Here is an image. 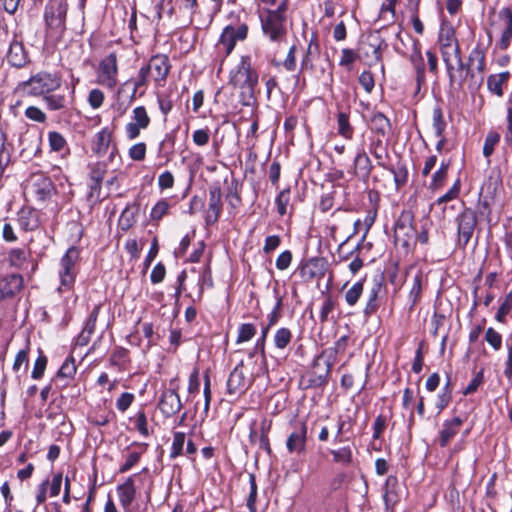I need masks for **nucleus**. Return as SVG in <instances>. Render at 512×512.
Masks as SVG:
<instances>
[{
  "label": "nucleus",
  "mask_w": 512,
  "mask_h": 512,
  "mask_svg": "<svg viewBox=\"0 0 512 512\" xmlns=\"http://www.w3.org/2000/svg\"><path fill=\"white\" fill-rule=\"evenodd\" d=\"M466 420L467 415H457L443 421L438 438L441 448H445L450 444L452 439L460 432Z\"/></svg>",
  "instance_id": "4be33fe9"
},
{
  "label": "nucleus",
  "mask_w": 512,
  "mask_h": 512,
  "mask_svg": "<svg viewBox=\"0 0 512 512\" xmlns=\"http://www.w3.org/2000/svg\"><path fill=\"white\" fill-rule=\"evenodd\" d=\"M390 119L380 111L372 112L369 121V127L376 137H386L391 131Z\"/></svg>",
  "instance_id": "4c0bfd02"
},
{
  "label": "nucleus",
  "mask_w": 512,
  "mask_h": 512,
  "mask_svg": "<svg viewBox=\"0 0 512 512\" xmlns=\"http://www.w3.org/2000/svg\"><path fill=\"white\" fill-rule=\"evenodd\" d=\"M149 77L146 68L142 66L138 70L137 75L126 82V84L131 83L133 85V90L129 97L130 102H133L137 98H142L146 94L149 85Z\"/></svg>",
  "instance_id": "c9c22d12"
},
{
  "label": "nucleus",
  "mask_w": 512,
  "mask_h": 512,
  "mask_svg": "<svg viewBox=\"0 0 512 512\" xmlns=\"http://www.w3.org/2000/svg\"><path fill=\"white\" fill-rule=\"evenodd\" d=\"M457 65H454L452 59L444 61L448 84L450 89L455 92L468 90H478L482 82L476 77L472 68L466 65L463 55L455 57Z\"/></svg>",
  "instance_id": "20e7f679"
},
{
  "label": "nucleus",
  "mask_w": 512,
  "mask_h": 512,
  "mask_svg": "<svg viewBox=\"0 0 512 512\" xmlns=\"http://www.w3.org/2000/svg\"><path fill=\"white\" fill-rule=\"evenodd\" d=\"M228 85L237 91L238 101L242 106H257L259 71L250 54L241 55L237 64L229 70Z\"/></svg>",
  "instance_id": "f257e3e1"
},
{
  "label": "nucleus",
  "mask_w": 512,
  "mask_h": 512,
  "mask_svg": "<svg viewBox=\"0 0 512 512\" xmlns=\"http://www.w3.org/2000/svg\"><path fill=\"white\" fill-rule=\"evenodd\" d=\"M291 200V189L289 187L282 189L275 197V206L277 214L280 217L293 214V206L290 203Z\"/></svg>",
  "instance_id": "49530a36"
},
{
  "label": "nucleus",
  "mask_w": 512,
  "mask_h": 512,
  "mask_svg": "<svg viewBox=\"0 0 512 512\" xmlns=\"http://www.w3.org/2000/svg\"><path fill=\"white\" fill-rule=\"evenodd\" d=\"M169 57L165 54L152 55L146 65L147 74L152 77L156 87H163L171 70Z\"/></svg>",
  "instance_id": "6ab92c4d"
},
{
  "label": "nucleus",
  "mask_w": 512,
  "mask_h": 512,
  "mask_svg": "<svg viewBox=\"0 0 512 512\" xmlns=\"http://www.w3.org/2000/svg\"><path fill=\"white\" fill-rule=\"evenodd\" d=\"M263 36L271 43L281 45L286 42L288 35L287 20L263 11L259 14Z\"/></svg>",
  "instance_id": "0eeeda50"
},
{
  "label": "nucleus",
  "mask_w": 512,
  "mask_h": 512,
  "mask_svg": "<svg viewBox=\"0 0 512 512\" xmlns=\"http://www.w3.org/2000/svg\"><path fill=\"white\" fill-rule=\"evenodd\" d=\"M136 474L128 476L125 481L116 487V491L119 498V503L123 509V512H137L142 508L137 504L132 507V503L136 498L137 489L135 486Z\"/></svg>",
  "instance_id": "aec40b11"
},
{
  "label": "nucleus",
  "mask_w": 512,
  "mask_h": 512,
  "mask_svg": "<svg viewBox=\"0 0 512 512\" xmlns=\"http://www.w3.org/2000/svg\"><path fill=\"white\" fill-rule=\"evenodd\" d=\"M30 242L23 247H14L7 251L5 261L12 268L22 270L29 264L31 249Z\"/></svg>",
  "instance_id": "72a5a7b5"
},
{
  "label": "nucleus",
  "mask_w": 512,
  "mask_h": 512,
  "mask_svg": "<svg viewBox=\"0 0 512 512\" xmlns=\"http://www.w3.org/2000/svg\"><path fill=\"white\" fill-rule=\"evenodd\" d=\"M494 200L495 197L491 195H483L480 193L477 203V216H485L486 220L490 222Z\"/></svg>",
  "instance_id": "4d7b16f0"
},
{
  "label": "nucleus",
  "mask_w": 512,
  "mask_h": 512,
  "mask_svg": "<svg viewBox=\"0 0 512 512\" xmlns=\"http://www.w3.org/2000/svg\"><path fill=\"white\" fill-rule=\"evenodd\" d=\"M151 117L144 105H138L133 108L130 121L126 123L124 132L127 140L137 139L142 131L147 130L151 125Z\"/></svg>",
  "instance_id": "f3484780"
},
{
  "label": "nucleus",
  "mask_w": 512,
  "mask_h": 512,
  "mask_svg": "<svg viewBox=\"0 0 512 512\" xmlns=\"http://www.w3.org/2000/svg\"><path fill=\"white\" fill-rule=\"evenodd\" d=\"M409 61L415 70V95H417L418 93H420L421 88L423 86H426V69L424 65L423 55L418 53H411L409 56Z\"/></svg>",
  "instance_id": "a19ab883"
},
{
  "label": "nucleus",
  "mask_w": 512,
  "mask_h": 512,
  "mask_svg": "<svg viewBox=\"0 0 512 512\" xmlns=\"http://www.w3.org/2000/svg\"><path fill=\"white\" fill-rule=\"evenodd\" d=\"M437 43L442 61L452 59L462 55L459 40L456 36V30L451 24H442L438 33Z\"/></svg>",
  "instance_id": "f8f14e48"
},
{
  "label": "nucleus",
  "mask_w": 512,
  "mask_h": 512,
  "mask_svg": "<svg viewBox=\"0 0 512 512\" xmlns=\"http://www.w3.org/2000/svg\"><path fill=\"white\" fill-rule=\"evenodd\" d=\"M350 108L346 110H339L336 114L337 132L346 140H352L355 133V128L350 122Z\"/></svg>",
  "instance_id": "79ce46f5"
},
{
  "label": "nucleus",
  "mask_w": 512,
  "mask_h": 512,
  "mask_svg": "<svg viewBox=\"0 0 512 512\" xmlns=\"http://www.w3.org/2000/svg\"><path fill=\"white\" fill-rule=\"evenodd\" d=\"M7 61L17 68H22L30 62L29 52L25 49L22 39L19 40L17 35L10 43Z\"/></svg>",
  "instance_id": "2f4dec72"
},
{
  "label": "nucleus",
  "mask_w": 512,
  "mask_h": 512,
  "mask_svg": "<svg viewBox=\"0 0 512 512\" xmlns=\"http://www.w3.org/2000/svg\"><path fill=\"white\" fill-rule=\"evenodd\" d=\"M88 422L96 427L107 426L111 421L116 419V414L113 410L98 409L92 411L88 415Z\"/></svg>",
  "instance_id": "09e8293b"
},
{
  "label": "nucleus",
  "mask_w": 512,
  "mask_h": 512,
  "mask_svg": "<svg viewBox=\"0 0 512 512\" xmlns=\"http://www.w3.org/2000/svg\"><path fill=\"white\" fill-rule=\"evenodd\" d=\"M374 167L375 166L364 147L358 148L353 159L351 174L366 186L369 185L370 180L376 184L380 180L378 176H372Z\"/></svg>",
  "instance_id": "4468645a"
},
{
  "label": "nucleus",
  "mask_w": 512,
  "mask_h": 512,
  "mask_svg": "<svg viewBox=\"0 0 512 512\" xmlns=\"http://www.w3.org/2000/svg\"><path fill=\"white\" fill-rule=\"evenodd\" d=\"M97 83L112 90L118 83V59L115 52L102 58L97 70Z\"/></svg>",
  "instance_id": "2eb2a0df"
},
{
  "label": "nucleus",
  "mask_w": 512,
  "mask_h": 512,
  "mask_svg": "<svg viewBox=\"0 0 512 512\" xmlns=\"http://www.w3.org/2000/svg\"><path fill=\"white\" fill-rule=\"evenodd\" d=\"M414 222L415 215L413 211L404 209L401 211L394 224L395 244L402 246L406 250L411 248V242L416 234Z\"/></svg>",
  "instance_id": "6e6552de"
},
{
  "label": "nucleus",
  "mask_w": 512,
  "mask_h": 512,
  "mask_svg": "<svg viewBox=\"0 0 512 512\" xmlns=\"http://www.w3.org/2000/svg\"><path fill=\"white\" fill-rule=\"evenodd\" d=\"M359 52L351 48H343L341 50V57L339 60V66L344 67L347 71H351L353 64L360 59Z\"/></svg>",
  "instance_id": "69168bd1"
},
{
  "label": "nucleus",
  "mask_w": 512,
  "mask_h": 512,
  "mask_svg": "<svg viewBox=\"0 0 512 512\" xmlns=\"http://www.w3.org/2000/svg\"><path fill=\"white\" fill-rule=\"evenodd\" d=\"M399 480L396 475H389L384 485L383 501L385 512H396V505L400 502Z\"/></svg>",
  "instance_id": "c85d7f7f"
},
{
  "label": "nucleus",
  "mask_w": 512,
  "mask_h": 512,
  "mask_svg": "<svg viewBox=\"0 0 512 512\" xmlns=\"http://www.w3.org/2000/svg\"><path fill=\"white\" fill-rule=\"evenodd\" d=\"M320 44L316 33H312L307 47L302 54L300 61V73H312L315 70L314 62L320 57Z\"/></svg>",
  "instance_id": "b1692460"
},
{
  "label": "nucleus",
  "mask_w": 512,
  "mask_h": 512,
  "mask_svg": "<svg viewBox=\"0 0 512 512\" xmlns=\"http://www.w3.org/2000/svg\"><path fill=\"white\" fill-rule=\"evenodd\" d=\"M222 193L219 186L211 187L209 190V204L205 215V224L207 226L214 225L218 222L222 213Z\"/></svg>",
  "instance_id": "7c9ffc66"
},
{
  "label": "nucleus",
  "mask_w": 512,
  "mask_h": 512,
  "mask_svg": "<svg viewBox=\"0 0 512 512\" xmlns=\"http://www.w3.org/2000/svg\"><path fill=\"white\" fill-rule=\"evenodd\" d=\"M395 8L396 6L388 1L382 4L378 15V21L383 22L382 28L394 23L396 17Z\"/></svg>",
  "instance_id": "0e129e2a"
},
{
  "label": "nucleus",
  "mask_w": 512,
  "mask_h": 512,
  "mask_svg": "<svg viewBox=\"0 0 512 512\" xmlns=\"http://www.w3.org/2000/svg\"><path fill=\"white\" fill-rule=\"evenodd\" d=\"M327 270L328 261L324 257H311L302 260L297 267V272L305 283H310L315 279H322Z\"/></svg>",
  "instance_id": "a211bd4d"
},
{
  "label": "nucleus",
  "mask_w": 512,
  "mask_h": 512,
  "mask_svg": "<svg viewBox=\"0 0 512 512\" xmlns=\"http://www.w3.org/2000/svg\"><path fill=\"white\" fill-rule=\"evenodd\" d=\"M364 282L365 278L356 281L346 292L344 295L346 303L353 307L355 306L359 299L361 298L364 290Z\"/></svg>",
  "instance_id": "6e6d98bb"
},
{
  "label": "nucleus",
  "mask_w": 512,
  "mask_h": 512,
  "mask_svg": "<svg viewBox=\"0 0 512 512\" xmlns=\"http://www.w3.org/2000/svg\"><path fill=\"white\" fill-rule=\"evenodd\" d=\"M82 249L78 246H70L59 262V292L73 291L77 275L79 273L78 264Z\"/></svg>",
  "instance_id": "39448f33"
},
{
  "label": "nucleus",
  "mask_w": 512,
  "mask_h": 512,
  "mask_svg": "<svg viewBox=\"0 0 512 512\" xmlns=\"http://www.w3.org/2000/svg\"><path fill=\"white\" fill-rule=\"evenodd\" d=\"M450 165V160H443L441 162L439 168L433 173L431 177V182L429 184V189L431 191L436 192L444 187L447 181Z\"/></svg>",
  "instance_id": "de8ad7c7"
},
{
  "label": "nucleus",
  "mask_w": 512,
  "mask_h": 512,
  "mask_svg": "<svg viewBox=\"0 0 512 512\" xmlns=\"http://www.w3.org/2000/svg\"><path fill=\"white\" fill-rule=\"evenodd\" d=\"M32 76L20 82L14 90V97L16 98L15 103L11 106V110L14 115H18L20 113L19 109L24 104V98L32 95L31 89Z\"/></svg>",
  "instance_id": "a18cd8bd"
},
{
  "label": "nucleus",
  "mask_w": 512,
  "mask_h": 512,
  "mask_svg": "<svg viewBox=\"0 0 512 512\" xmlns=\"http://www.w3.org/2000/svg\"><path fill=\"white\" fill-rule=\"evenodd\" d=\"M293 339V333L288 327L278 328L273 336V343L276 349L285 350Z\"/></svg>",
  "instance_id": "603ef678"
},
{
  "label": "nucleus",
  "mask_w": 512,
  "mask_h": 512,
  "mask_svg": "<svg viewBox=\"0 0 512 512\" xmlns=\"http://www.w3.org/2000/svg\"><path fill=\"white\" fill-rule=\"evenodd\" d=\"M177 135L175 131H170L165 134L163 140L159 143L158 152L160 156L169 160L174 152L176 145Z\"/></svg>",
  "instance_id": "3c124183"
},
{
  "label": "nucleus",
  "mask_w": 512,
  "mask_h": 512,
  "mask_svg": "<svg viewBox=\"0 0 512 512\" xmlns=\"http://www.w3.org/2000/svg\"><path fill=\"white\" fill-rule=\"evenodd\" d=\"M112 140V132L108 127L102 128L98 131L92 139L91 150L92 152L101 157L106 154Z\"/></svg>",
  "instance_id": "58836bf2"
},
{
  "label": "nucleus",
  "mask_w": 512,
  "mask_h": 512,
  "mask_svg": "<svg viewBox=\"0 0 512 512\" xmlns=\"http://www.w3.org/2000/svg\"><path fill=\"white\" fill-rule=\"evenodd\" d=\"M269 330L270 329L268 327L263 326L261 329V335L257 339L256 344H255V350L259 351V353L261 355V371L263 374H268V363H267L265 346H266V339H267Z\"/></svg>",
  "instance_id": "5fc2aeb1"
},
{
  "label": "nucleus",
  "mask_w": 512,
  "mask_h": 512,
  "mask_svg": "<svg viewBox=\"0 0 512 512\" xmlns=\"http://www.w3.org/2000/svg\"><path fill=\"white\" fill-rule=\"evenodd\" d=\"M23 276L11 273L0 277V302L14 298L23 288Z\"/></svg>",
  "instance_id": "393cba45"
},
{
  "label": "nucleus",
  "mask_w": 512,
  "mask_h": 512,
  "mask_svg": "<svg viewBox=\"0 0 512 512\" xmlns=\"http://www.w3.org/2000/svg\"><path fill=\"white\" fill-rule=\"evenodd\" d=\"M257 333L256 325L253 323H242L238 327L236 343H244L250 341Z\"/></svg>",
  "instance_id": "774afa93"
},
{
  "label": "nucleus",
  "mask_w": 512,
  "mask_h": 512,
  "mask_svg": "<svg viewBox=\"0 0 512 512\" xmlns=\"http://www.w3.org/2000/svg\"><path fill=\"white\" fill-rule=\"evenodd\" d=\"M423 285H424V276L421 271H418L412 281V286L408 293V301H409V311L412 312L415 307L422 300L423 293Z\"/></svg>",
  "instance_id": "37998d69"
},
{
  "label": "nucleus",
  "mask_w": 512,
  "mask_h": 512,
  "mask_svg": "<svg viewBox=\"0 0 512 512\" xmlns=\"http://www.w3.org/2000/svg\"><path fill=\"white\" fill-rule=\"evenodd\" d=\"M170 207V203L167 199H160L152 207L150 212V219L153 222H159L164 216L169 214Z\"/></svg>",
  "instance_id": "338daca9"
},
{
  "label": "nucleus",
  "mask_w": 512,
  "mask_h": 512,
  "mask_svg": "<svg viewBox=\"0 0 512 512\" xmlns=\"http://www.w3.org/2000/svg\"><path fill=\"white\" fill-rule=\"evenodd\" d=\"M68 4L66 0H49L44 8L45 27L44 42L48 47H55L66 31Z\"/></svg>",
  "instance_id": "f03ea898"
},
{
  "label": "nucleus",
  "mask_w": 512,
  "mask_h": 512,
  "mask_svg": "<svg viewBox=\"0 0 512 512\" xmlns=\"http://www.w3.org/2000/svg\"><path fill=\"white\" fill-rule=\"evenodd\" d=\"M387 296V285L383 275L376 276L372 280L371 286L366 295V303L363 308V316L370 319L374 316L380 307L385 303Z\"/></svg>",
  "instance_id": "1a4fd4ad"
},
{
  "label": "nucleus",
  "mask_w": 512,
  "mask_h": 512,
  "mask_svg": "<svg viewBox=\"0 0 512 512\" xmlns=\"http://www.w3.org/2000/svg\"><path fill=\"white\" fill-rule=\"evenodd\" d=\"M510 78L511 74L509 71L488 75L486 80L488 91L498 98L503 97L505 93L504 87L507 86Z\"/></svg>",
  "instance_id": "f704fd0d"
},
{
  "label": "nucleus",
  "mask_w": 512,
  "mask_h": 512,
  "mask_svg": "<svg viewBox=\"0 0 512 512\" xmlns=\"http://www.w3.org/2000/svg\"><path fill=\"white\" fill-rule=\"evenodd\" d=\"M332 461L343 467H349L353 463V451L351 446H342L337 449H331Z\"/></svg>",
  "instance_id": "8fccbe9b"
},
{
  "label": "nucleus",
  "mask_w": 512,
  "mask_h": 512,
  "mask_svg": "<svg viewBox=\"0 0 512 512\" xmlns=\"http://www.w3.org/2000/svg\"><path fill=\"white\" fill-rule=\"evenodd\" d=\"M383 137H371L368 145L369 153L376 160V166L390 172L393 175L396 190L399 191L408 183L409 171L405 162L398 161L396 165H391L390 155L387 145L383 142Z\"/></svg>",
  "instance_id": "7ed1b4c3"
},
{
  "label": "nucleus",
  "mask_w": 512,
  "mask_h": 512,
  "mask_svg": "<svg viewBox=\"0 0 512 512\" xmlns=\"http://www.w3.org/2000/svg\"><path fill=\"white\" fill-rule=\"evenodd\" d=\"M109 366L119 373L128 372L132 368V357L129 349L115 346L109 355Z\"/></svg>",
  "instance_id": "c756f323"
},
{
  "label": "nucleus",
  "mask_w": 512,
  "mask_h": 512,
  "mask_svg": "<svg viewBox=\"0 0 512 512\" xmlns=\"http://www.w3.org/2000/svg\"><path fill=\"white\" fill-rule=\"evenodd\" d=\"M62 85L59 73L41 71L34 75V95L43 96L57 91Z\"/></svg>",
  "instance_id": "412c9836"
},
{
  "label": "nucleus",
  "mask_w": 512,
  "mask_h": 512,
  "mask_svg": "<svg viewBox=\"0 0 512 512\" xmlns=\"http://www.w3.org/2000/svg\"><path fill=\"white\" fill-rule=\"evenodd\" d=\"M241 188L242 185L239 181L233 178L226 195L229 200V206L233 209H238L242 205Z\"/></svg>",
  "instance_id": "13d9d810"
},
{
  "label": "nucleus",
  "mask_w": 512,
  "mask_h": 512,
  "mask_svg": "<svg viewBox=\"0 0 512 512\" xmlns=\"http://www.w3.org/2000/svg\"><path fill=\"white\" fill-rule=\"evenodd\" d=\"M131 206H138V204H127L118 219V227L124 232H127L129 229H131L137 221L136 214L131 210Z\"/></svg>",
  "instance_id": "864d4df0"
},
{
  "label": "nucleus",
  "mask_w": 512,
  "mask_h": 512,
  "mask_svg": "<svg viewBox=\"0 0 512 512\" xmlns=\"http://www.w3.org/2000/svg\"><path fill=\"white\" fill-rule=\"evenodd\" d=\"M292 430L286 439V449L290 455L302 456L307 452L308 424L306 420L291 422Z\"/></svg>",
  "instance_id": "9b49d317"
},
{
  "label": "nucleus",
  "mask_w": 512,
  "mask_h": 512,
  "mask_svg": "<svg viewBox=\"0 0 512 512\" xmlns=\"http://www.w3.org/2000/svg\"><path fill=\"white\" fill-rule=\"evenodd\" d=\"M259 376V373L256 375L251 374L247 376L246 367L244 365L243 360H241L230 372L227 383H226V391L229 395H242L244 394L249 387L255 381V377Z\"/></svg>",
  "instance_id": "ddd939ff"
},
{
  "label": "nucleus",
  "mask_w": 512,
  "mask_h": 512,
  "mask_svg": "<svg viewBox=\"0 0 512 512\" xmlns=\"http://www.w3.org/2000/svg\"><path fill=\"white\" fill-rule=\"evenodd\" d=\"M182 406L179 393L165 390L162 391L157 404L162 416L166 419L178 414L181 411Z\"/></svg>",
  "instance_id": "bb28decb"
},
{
  "label": "nucleus",
  "mask_w": 512,
  "mask_h": 512,
  "mask_svg": "<svg viewBox=\"0 0 512 512\" xmlns=\"http://www.w3.org/2000/svg\"><path fill=\"white\" fill-rule=\"evenodd\" d=\"M130 421L134 423L135 429L141 436L148 437L150 435L147 416L143 408L138 410L136 414L130 418Z\"/></svg>",
  "instance_id": "bf43d9fd"
},
{
  "label": "nucleus",
  "mask_w": 512,
  "mask_h": 512,
  "mask_svg": "<svg viewBox=\"0 0 512 512\" xmlns=\"http://www.w3.org/2000/svg\"><path fill=\"white\" fill-rule=\"evenodd\" d=\"M333 362L324 359L323 354L318 355L307 373L306 388H323L329 382Z\"/></svg>",
  "instance_id": "dca6fc26"
},
{
  "label": "nucleus",
  "mask_w": 512,
  "mask_h": 512,
  "mask_svg": "<svg viewBox=\"0 0 512 512\" xmlns=\"http://www.w3.org/2000/svg\"><path fill=\"white\" fill-rule=\"evenodd\" d=\"M486 54L487 49L484 47L483 43L478 42L469 52L467 59L464 60L466 65L473 69L474 74L482 83L484 82L487 66Z\"/></svg>",
  "instance_id": "5701e85b"
},
{
  "label": "nucleus",
  "mask_w": 512,
  "mask_h": 512,
  "mask_svg": "<svg viewBox=\"0 0 512 512\" xmlns=\"http://www.w3.org/2000/svg\"><path fill=\"white\" fill-rule=\"evenodd\" d=\"M74 92L73 88L71 91V100H69L64 94H54L53 92L43 95L42 97L48 110L58 111L68 108L69 104L73 103Z\"/></svg>",
  "instance_id": "c03bdc74"
},
{
  "label": "nucleus",
  "mask_w": 512,
  "mask_h": 512,
  "mask_svg": "<svg viewBox=\"0 0 512 512\" xmlns=\"http://www.w3.org/2000/svg\"><path fill=\"white\" fill-rule=\"evenodd\" d=\"M77 372V366L75 364V358L70 354L62 363L61 367L57 372V377L66 378L69 380L74 379Z\"/></svg>",
  "instance_id": "680f3d73"
},
{
  "label": "nucleus",
  "mask_w": 512,
  "mask_h": 512,
  "mask_svg": "<svg viewBox=\"0 0 512 512\" xmlns=\"http://www.w3.org/2000/svg\"><path fill=\"white\" fill-rule=\"evenodd\" d=\"M463 210L456 216L455 223L457 226L456 246L461 250H465L471 241L478 224L477 212L466 207L462 201Z\"/></svg>",
  "instance_id": "423d86ee"
},
{
  "label": "nucleus",
  "mask_w": 512,
  "mask_h": 512,
  "mask_svg": "<svg viewBox=\"0 0 512 512\" xmlns=\"http://www.w3.org/2000/svg\"><path fill=\"white\" fill-rule=\"evenodd\" d=\"M185 441L186 435L184 432L177 431L173 433V441L169 453L170 459H176L183 455Z\"/></svg>",
  "instance_id": "e2e57ef3"
},
{
  "label": "nucleus",
  "mask_w": 512,
  "mask_h": 512,
  "mask_svg": "<svg viewBox=\"0 0 512 512\" xmlns=\"http://www.w3.org/2000/svg\"><path fill=\"white\" fill-rule=\"evenodd\" d=\"M63 476L62 473L53 474L51 481L48 479L40 483L36 495L38 504L46 501L47 496L56 497L60 494Z\"/></svg>",
  "instance_id": "473e14b6"
},
{
  "label": "nucleus",
  "mask_w": 512,
  "mask_h": 512,
  "mask_svg": "<svg viewBox=\"0 0 512 512\" xmlns=\"http://www.w3.org/2000/svg\"><path fill=\"white\" fill-rule=\"evenodd\" d=\"M107 173V163L105 161H96L88 164L89 178V196H99L103 179Z\"/></svg>",
  "instance_id": "a878e982"
},
{
  "label": "nucleus",
  "mask_w": 512,
  "mask_h": 512,
  "mask_svg": "<svg viewBox=\"0 0 512 512\" xmlns=\"http://www.w3.org/2000/svg\"><path fill=\"white\" fill-rule=\"evenodd\" d=\"M432 127L435 136H441V133H445L447 123L444 118L443 110L440 106H436L432 111Z\"/></svg>",
  "instance_id": "052dcab7"
},
{
  "label": "nucleus",
  "mask_w": 512,
  "mask_h": 512,
  "mask_svg": "<svg viewBox=\"0 0 512 512\" xmlns=\"http://www.w3.org/2000/svg\"><path fill=\"white\" fill-rule=\"evenodd\" d=\"M52 180L43 173L34 172V193L39 200L45 201L55 193Z\"/></svg>",
  "instance_id": "e433bc0d"
},
{
  "label": "nucleus",
  "mask_w": 512,
  "mask_h": 512,
  "mask_svg": "<svg viewBox=\"0 0 512 512\" xmlns=\"http://www.w3.org/2000/svg\"><path fill=\"white\" fill-rule=\"evenodd\" d=\"M148 443L133 441L126 447L125 461L119 466L118 472L124 474L134 468L148 450Z\"/></svg>",
  "instance_id": "cd10ccee"
},
{
  "label": "nucleus",
  "mask_w": 512,
  "mask_h": 512,
  "mask_svg": "<svg viewBox=\"0 0 512 512\" xmlns=\"http://www.w3.org/2000/svg\"><path fill=\"white\" fill-rule=\"evenodd\" d=\"M499 18L506 24L500 40L497 44L499 49L507 50L512 40V10L509 7H504L499 11Z\"/></svg>",
  "instance_id": "ea45409f"
},
{
  "label": "nucleus",
  "mask_w": 512,
  "mask_h": 512,
  "mask_svg": "<svg viewBox=\"0 0 512 512\" xmlns=\"http://www.w3.org/2000/svg\"><path fill=\"white\" fill-rule=\"evenodd\" d=\"M249 27L246 23H241L238 27L227 25L223 28L216 48L223 57H228L234 50L237 41H244L248 37Z\"/></svg>",
  "instance_id": "9d476101"
}]
</instances>
